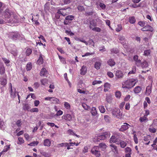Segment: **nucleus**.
Masks as SVG:
<instances>
[{"label": "nucleus", "instance_id": "052dcab7", "mask_svg": "<svg viewBox=\"0 0 157 157\" xmlns=\"http://www.w3.org/2000/svg\"><path fill=\"white\" fill-rule=\"evenodd\" d=\"M92 30L93 31L98 32H100L101 31V29L98 27H95L94 28H92Z\"/></svg>", "mask_w": 157, "mask_h": 157}, {"label": "nucleus", "instance_id": "cd10ccee", "mask_svg": "<svg viewBox=\"0 0 157 157\" xmlns=\"http://www.w3.org/2000/svg\"><path fill=\"white\" fill-rule=\"evenodd\" d=\"M43 59L42 57V55L41 54L40 55L39 59L38 60L37 62L38 64H41L43 63Z\"/></svg>", "mask_w": 157, "mask_h": 157}, {"label": "nucleus", "instance_id": "2eb2a0df", "mask_svg": "<svg viewBox=\"0 0 157 157\" xmlns=\"http://www.w3.org/2000/svg\"><path fill=\"white\" fill-rule=\"evenodd\" d=\"M48 74V72L47 70L45 68H43L41 70L40 75L41 76H45L47 77V75Z\"/></svg>", "mask_w": 157, "mask_h": 157}, {"label": "nucleus", "instance_id": "5701e85b", "mask_svg": "<svg viewBox=\"0 0 157 157\" xmlns=\"http://www.w3.org/2000/svg\"><path fill=\"white\" fill-rule=\"evenodd\" d=\"M101 63L99 61H97L95 62L94 64V67L97 70H99L100 68V67L101 65Z\"/></svg>", "mask_w": 157, "mask_h": 157}, {"label": "nucleus", "instance_id": "a211bd4d", "mask_svg": "<svg viewBox=\"0 0 157 157\" xmlns=\"http://www.w3.org/2000/svg\"><path fill=\"white\" fill-rule=\"evenodd\" d=\"M96 5L98 6H99L100 7L102 10H104L106 7L105 5L103 3H102L100 1H98L96 3Z\"/></svg>", "mask_w": 157, "mask_h": 157}, {"label": "nucleus", "instance_id": "a18cd8bd", "mask_svg": "<svg viewBox=\"0 0 157 157\" xmlns=\"http://www.w3.org/2000/svg\"><path fill=\"white\" fill-rule=\"evenodd\" d=\"M5 72V69L4 67L3 66H1L0 67V73L1 75L3 74Z\"/></svg>", "mask_w": 157, "mask_h": 157}, {"label": "nucleus", "instance_id": "c03bdc74", "mask_svg": "<svg viewBox=\"0 0 157 157\" xmlns=\"http://www.w3.org/2000/svg\"><path fill=\"white\" fill-rule=\"evenodd\" d=\"M64 106L67 109H70L71 108V105L70 104L67 102H64Z\"/></svg>", "mask_w": 157, "mask_h": 157}, {"label": "nucleus", "instance_id": "dca6fc26", "mask_svg": "<svg viewBox=\"0 0 157 157\" xmlns=\"http://www.w3.org/2000/svg\"><path fill=\"white\" fill-rule=\"evenodd\" d=\"M80 71L81 75H85L87 72V68L84 65L82 66Z\"/></svg>", "mask_w": 157, "mask_h": 157}, {"label": "nucleus", "instance_id": "7c9ffc66", "mask_svg": "<svg viewBox=\"0 0 157 157\" xmlns=\"http://www.w3.org/2000/svg\"><path fill=\"white\" fill-rule=\"evenodd\" d=\"M129 21L130 23L133 24L135 22L136 20L135 17L132 16L129 17Z\"/></svg>", "mask_w": 157, "mask_h": 157}, {"label": "nucleus", "instance_id": "79ce46f5", "mask_svg": "<svg viewBox=\"0 0 157 157\" xmlns=\"http://www.w3.org/2000/svg\"><path fill=\"white\" fill-rule=\"evenodd\" d=\"M120 144L121 147L122 148H124L126 146V143L124 141L121 140L120 141Z\"/></svg>", "mask_w": 157, "mask_h": 157}, {"label": "nucleus", "instance_id": "72a5a7b5", "mask_svg": "<svg viewBox=\"0 0 157 157\" xmlns=\"http://www.w3.org/2000/svg\"><path fill=\"white\" fill-rule=\"evenodd\" d=\"M103 134L104 136L105 139L109 137L110 136V133L109 132H103Z\"/></svg>", "mask_w": 157, "mask_h": 157}, {"label": "nucleus", "instance_id": "0eeeda50", "mask_svg": "<svg viewBox=\"0 0 157 157\" xmlns=\"http://www.w3.org/2000/svg\"><path fill=\"white\" fill-rule=\"evenodd\" d=\"M18 21V17L16 15L13 13V15L11 17L10 19L7 20V22L8 23H17Z\"/></svg>", "mask_w": 157, "mask_h": 157}, {"label": "nucleus", "instance_id": "39448f33", "mask_svg": "<svg viewBox=\"0 0 157 157\" xmlns=\"http://www.w3.org/2000/svg\"><path fill=\"white\" fill-rule=\"evenodd\" d=\"M13 13L8 9H6L4 11V15L5 17L6 20L7 21V20L10 19L13 15Z\"/></svg>", "mask_w": 157, "mask_h": 157}, {"label": "nucleus", "instance_id": "7ed1b4c3", "mask_svg": "<svg viewBox=\"0 0 157 157\" xmlns=\"http://www.w3.org/2000/svg\"><path fill=\"white\" fill-rule=\"evenodd\" d=\"M9 93L10 97L12 98H14L16 97V93H17L16 89L15 87H12V84L10 83L9 84Z\"/></svg>", "mask_w": 157, "mask_h": 157}, {"label": "nucleus", "instance_id": "4c0bfd02", "mask_svg": "<svg viewBox=\"0 0 157 157\" xmlns=\"http://www.w3.org/2000/svg\"><path fill=\"white\" fill-rule=\"evenodd\" d=\"M40 153L42 155L45 157H49L50 156L49 154L43 151H40Z\"/></svg>", "mask_w": 157, "mask_h": 157}, {"label": "nucleus", "instance_id": "c85d7f7f", "mask_svg": "<svg viewBox=\"0 0 157 157\" xmlns=\"http://www.w3.org/2000/svg\"><path fill=\"white\" fill-rule=\"evenodd\" d=\"M143 68H146L148 66V64L147 62L145 61H144L142 63L141 62V65L140 66Z\"/></svg>", "mask_w": 157, "mask_h": 157}, {"label": "nucleus", "instance_id": "6ab92c4d", "mask_svg": "<svg viewBox=\"0 0 157 157\" xmlns=\"http://www.w3.org/2000/svg\"><path fill=\"white\" fill-rule=\"evenodd\" d=\"M142 90L141 87L139 86H136L134 89L133 91L135 94H138L140 93Z\"/></svg>", "mask_w": 157, "mask_h": 157}, {"label": "nucleus", "instance_id": "6e6d98bb", "mask_svg": "<svg viewBox=\"0 0 157 157\" xmlns=\"http://www.w3.org/2000/svg\"><path fill=\"white\" fill-rule=\"evenodd\" d=\"M1 84L5 86L7 83V81L6 79L3 78L1 81Z\"/></svg>", "mask_w": 157, "mask_h": 157}, {"label": "nucleus", "instance_id": "bf43d9fd", "mask_svg": "<svg viewBox=\"0 0 157 157\" xmlns=\"http://www.w3.org/2000/svg\"><path fill=\"white\" fill-rule=\"evenodd\" d=\"M30 111L31 112H39V109L37 108H33L30 109Z\"/></svg>", "mask_w": 157, "mask_h": 157}, {"label": "nucleus", "instance_id": "4d7b16f0", "mask_svg": "<svg viewBox=\"0 0 157 157\" xmlns=\"http://www.w3.org/2000/svg\"><path fill=\"white\" fill-rule=\"evenodd\" d=\"M151 51L150 49L145 50L144 51V55L145 56H147L150 55Z\"/></svg>", "mask_w": 157, "mask_h": 157}, {"label": "nucleus", "instance_id": "2f4dec72", "mask_svg": "<svg viewBox=\"0 0 157 157\" xmlns=\"http://www.w3.org/2000/svg\"><path fill=\"white\" fill-rule=\"evenodd\" d=\"M99 145V147H100L102 150H104L107 147V146L104 143H100Z\"/></svg>", "mask_w": 157, "mask_h": 157}, {"label": "nucleus", "instance_id": "49530a36", "mask_svg": "<svg viewBox=\"0 0 157 157\" xmlns=\"http://www.w3.org/2000/svg\"><path fill=\"white\" fill-rule=\"evenodd\" d=\"M122 26L121 24H119L117 25V27L116 29V31L119 32L122 29Z\"/></svg>", "mask_w": 157, "mask_h": 157}, {"label": "nucleus", "instance_id": "09e8293b", "mask_svg": "<svg viewBox=\"0 0 157 157\" xmlns=\"http://www.w3.org/2000/svg\"><path fill=\"white\" fill-rule=\"evenodd\" d=\"M30 109V106L28 104H25L23 107V109L25 110H28Z\"/></svg>", "mask_w": 157, "mask_h": 157}, {"label": "nucleus", "instance_id": "ddd939ff", "mask_svg": "<svg viewBox=\"0 0 157 157\" xmlns=\"http://www.w3.org/2000/svg\"><path fill=\"white\" fill-rule=\"evenodd\" d=\"M141 30L143 31H148L152 32L153 31V29L151 26L147 25L145 26L143 28H142Z\"/></svg>", "mask_w": 157, "mask_h": 157}, {"label": "nucleus", "instance_id": "4468645a", "mask_svg": "<svg viewBox=\"0 0 157 157\" xmlns=\"http://www.w3.org/2000/svg\"><path fill=\"white\" fill-rule=\"evenodd\" d=\"M129 126H130V125L127 123H124V125L121 126V128L119 129V131L123 132L127 129L128 128Z\"/></svg>", "mask_w": 157, "mask_h": 157}, {"label": "nucleus", "instance_id": "774afa93", "mask_svg": "<svg viewBox=\"0 0 157 157\" xmlns=\"http://www.w3.org/2000/svg\"><path fill=\"white\" fill-rule=\"evenodd\" d=\"M107 75L108 76L111 78H112L114 76V75L113 73L111 72H107Z\"/></svg>", "mask_w": 157, "mask_h": 157}, {"label": "nucleus", "instance_id": "412c9836", "mask_svg": "<svg viewBox=\"0 0 157 157\" xmlns=\"http://www.w3.org/2000/svg\"><path fill=\"white\" fill-rule=\"evenodd\" d=\"M107 63L111 67H112L115 64V62L114 61L113 59H110L108 61Z\"/></svg>", "mask_w": 157, "mask_h": 157}, {"label": "nucleus", "instance_id": "58836bf2", "mask_svg": "<svg viewBox=\"0 0 157 157\" xmlns=\"http://www.w3.org/2000/svg\"><path fill=\"white\" fill-rule=\"evenodd\" d=\"M139 120L141 122H145V121H147L148 119L147 118V117L144 115L143 117H140Z\"/></svg>", "mask_w": 157, "mask_h": 157}, {"label": "nucleus", "instance_id": "3c124183", "mask_svg": "<svg viewBox=\"0 0 157 157\" xmlns=\"http://www.w3.org/2000/svg\"><path fill=\"white\" fill-rule=\"evenodd\" d=\"M32 52V50L31 49L28 48L27 49L26 52V55L27 56H29L30 55Z\"/></svg>", "mask_w": 157, "mask_h": 157}, {"label": "nucleus", "instance_id": "4be33fe9", "mask_svg": "<svg viewBox=\"0 0 157 157\" xmlns=\"http://www.w3.org/2000/svg\"><path fill=\"white\" fill-rule=\"evenodd\" d=\"M51 142L49 139H45L44 141V144L45 146L49 147L50 146Z\"/></svg>", "mask_w": 157, "mask_h": 157}, {"label": "nucleus", "instance_id": "9b49d317", "mask_svg": "<svg viewBox=\"0 0 157 157\" xmlns=\"http://www.w3.org/2000/svg\"><path fill=\"white\" fill-rule=\"evenodd\" d=\"M118 39L119 42L125 48L127 45H126V41L124 36H119Z\"/></svg>", "mask_w": 157, "mask_h": 157}, {"label": "nucleus", "instance_id": "c9c22d12", "mask_svg": "<svg viewBox=\"0 0 157 157\" xmlns=\"http://www.w3.org/2000/svg\"><path fill=\"white\" fill-rule=\"evenodd\" d=\"M98 108L100 112L102 113H104L105 111V110L104 107L103 105H100L99 106Z\"/></svg>", "mask_w": 157, "mask_h": 157}, {"label": "nucleus", "instance_id": "f704fd0d", "mask_svg": "<svg viewBox=\"0 0 157 157\" xmlns=\"http://www.w3.org/2000/svg\"><path fill=\"white\" fill-rule=\"evenodd\" d=\"M18 142L17 143V144H21L24 143V141L22 137H19L18 138Z\"/></svg>", "mask_w": 157, "mask_h": 157}, {"label": "nucleus", "instance_id": "aec40b11", "mask_svg": "<svg viewBox=\"0 0 157 157\" xmlns=\"http://www.w3.org/2000/svg\"><path fill=\"white\" fill-rule=\"evenodd\" d=\"M151 92V86H148L146 88V94L147 96L150 95Z\"/></svg>", "mask_w": 157, "mask_h": 157}, {"label": "nucleus", "instance_id": "680f3d73", "mask_svg": "<svg viewBox=\"0 0 157 157\" xmlns=\"http://www.w3.org/2000/svg\"><path fill=\"white\" fill-rule=\"evenodd\" d=\"M138 24L141 27H144L145 26L146 23L144 22L140 21L138 22Z\"/></svg>", "mask_w": 157, "mask_h": 157}, {"label": "nucleus", "instance_id": "393cba45", "mask_svg": "<svg viewBox=\"0 0 157 157\" xmlns=\"http://www.w3.org/2000/svg\"><path fill=\"white\" fill-rule=\"evenodd\" d=\"M96 25V23L94 20H92L90 22V25L89 26L90 28L92 29L93 27H95Z\"/></svg>", "mask_w": 157, "mask_h": 157}, {"label": "nucleus", "instance_id": "1a4fd4ad", "mask_svg": "<svg viewBox=\"0 0 157 157\" xmlns=\"http://www.w3.org/2000/svg\"><path fill=\"white\" fill-rule=\"evenodd\" d=\"M133 60L135 61V64L137 67H140L141 65V61L139 59L138 56L136 55L133 57Z\"/></svg>", "mask_w": 157, "mask_h": 157}, {"label": "nucleus", "instance_id": "69168bd1", "mask_svg": "<svg viewBox=\"0 0 157 157\" xmlns=\"http://www.w3.org/2000/svg\"><path fill=\"white\" fill-rule=\"evenodd\" d=\"M40 86V84L38 82H35L34 84V86L36 89L38 88Z\"/></svg>", "mask_w": 157, "mask_h": 157}, {"label": "nucleus", "instance_id": "37998d69", "mask_svg": "<svg viewBox=\"0 0 157 157\" xmlns=\"http://www.w3.org/2000/svg\"><path fill=\"white\" fill-rule=\"evenodd\" d=\"M26 69L27 71H30L32 67V65L31 63H28L26 65Z\"/></svg>", "mask_w": 157, "mask_h": 157}, {"label": "nucleus", "instance_id": "6e6552de", "mask_svg": "<svg viewBox=\"0 0 157 157\" xmlns=\"http://www.w3.org/2000/svg\"><path fill=\"white\" fill-rule=\"evenodd\" d=\"M111 148V151L114 153L115 155H117L118 153V151L117 146L114 144H111L109 145Z\"/></svg>", "mask_w": 157, "mask_h": 157}, {"label": "nucleus", "instance_id": "de8ad7c7", "mask_svg": "<svg viewBox=\"0 0 157 157\" xmlns=\"http://www.w3.org/2000/svg\"><path fill=\"white\" fill-rule=\"evenodd\" d=\"M82 106L84 109L87 110H89L90 107L89 106L87 105L86 103H83L82 104Z\"/></svg>", "mask_w": 157, "mask_h": 157}, {"label": "nucleus", "instance_id": "20e7f679", "mask_svg": "<svg viewBox=\"0 0 157 157\" xmlns=\"http://www.w3.org/2000/svg\"><path fill=\"white\" fill-rule=\"evenodd\" d=\"M91 152L97 157H99L100 156V151L99 146H94L91 150Z\"/></svg>", "mask_w": 157, "mask_h": 157}, {"label": "nucleus", "instance_id": "e2e57ef3", "mask_svg": "<svg viewBox=\"0 0 157 157\" xmlns=\"http://www.w3.org/2000/svg\"><path fill=\"white\" fill-rule=\"evenodd\" d=\"M2 59L4 63L6 64H8L10 62V61L5 58H2Z\"/></svg>", "mask_w": 157, "mask_h": 157}, {"label": "nucleus", "instance_id": "bb28decb", "mask_svg": "<svg viewBox=\"0 0 157 157\" xmlns=\"http://www.w3.org/2000/svg\"><path fill=\"white\" fill-rule=\"evenodd\" d=\"M51 101L52 103H58L59 104L60 103V101L59 100L56 98L54 97H52L51 100Z\"/></svg>", "mask_w": 157, "mask_h": 157}, {"label": "nucleus", "instance_id": "338daca9", "mask_svg": "<svg viewBox=\"0 0 157 157\" xmlns=\"http://www.w3.org/2000/svg\"><path fill=\"white\" fill-rule=\"evenodd\" d=\"M149 130L150 132L153 133H155L156 131V129L154 128H149Z\"/></svg>", "mask_w": 157, "mask_h": 157}, {"label": "nucleus", "instance_id": "473e14b6", "mask_svg": "<svg viewBox=\"0 0 157 157\" xmlns=\"http://www.w3.org/2000/svg\"><path fill=\"white\" fill-rule=\"evenodd\" d=\"M67 132V133L70 135L75 136H76L77 137H78V136L73 131L72 129H69L68 130Z\"/></svg>", "mask_w": 157, "mask_h": 157}, {"label": "nucleus", "instance_id": "e433bc0d", "mask_svg": "<svg viewBox=\"0 0 157 157\" xmlns=\"http://www.w3.org/2000/svg\"><path fill=\"white\" fill-rule=\"evenodd\" d=\"M136 67L135 66L133 67L132 69V70L130 71L128 73V75L131 74H134L136 72Z\"/></svg>", "mask_w": 157, "mask_h": 157}, {"label": "nucleus", "instance_id": "8fccbe9b", "mask_svg": "<svg viewBox=\"0 0 157 157\" xmlns=\"http://www.w3.org/2000/svg\"><path fill=\"white\" fill-rule=\"evenodd\" d=\"M10 148V146L9 145H6L4 147V148L3 150V151H2L1 152L0 154H2L3 152H6L7 151L8 149Z\"/></svg>", "mask_w": 157, "mask_h": 157}, {"label": "nucleus", "instance_id": "13d9d810", "mask_svg": "<svg viewBox=\"0 0 157 157\" xmlns=\"http://www.w3.org/2000/svg\"><path fill=\"white\" fill-rule=\"evenodd\" d=\"M38 144V142L37 141H33L30 143L29 144V145L30 146H35V145H37Z\"/></svg>", "mask_w": 157, "mask_h": 157}, {"label": "nucleus", "instance_id": "423d86ee", "mask_svg": "<svg viewBox=\"0 0 157 157\" xmlns=\"http://www.w3.org/2000/svg\"><path fill=\"white\" fill-rule=\"evenodd\" d=\"M112 113L114 116L118 118H121L122 115V114L121 112L120 109H113L112 112Z\"/></svg>", "mask_w": 157, "mask_h": 157}, {"label": "nucleus", "instance_id": "ea45409f", "mask_svg": "<svg viewBox=\"0 0 157 157\" xmlns=\"http://www.w3.org/2000/svg\"><path fill=\"white\" fill-rule=\"evenodd\" d=\"M66 10V9H59L58 10L57 13L59 14H61L63 16H65L66 14L65 13L63 12L62 11V10Z\"/></svg>", "mask_w": 157, "mask_h": 157}, {"label": "nucleus", "instance_id": "0e129e2a", "mask_svg": "<svg viewBox=\"0 0 157 157\" xmlns=\"http://www.w3.org/2000/svg\"><path fill=\"white\" fill-rule=\"evenodd\" d=\"M133 138L135 143L137 144L138 143V140L136 135V134L134 135Z\"/></svg>", "mask_w": 157, "mask_h": 157}, {"label": "nucleus", "instance_id": "864d4df0", "mask_svg": "<svg viewBox=\"0 0 157 157\" xmlns=\"http://www.w3.org/2000/svg\"><path fill=\"white\" fill-rule=\"evenodd\" d=\"M102 83L101 81L94 80L92 82V84L93 85H95L97 84H100Z\"/></svg>", "mask_w": 157, "mask_h": 157}, {"label": "nucleus", "instance_id": "f8f14e48", "mask_svg": "<svg viewBox=\"0 0 157 157\" xmlns=\"http://www.w3.org/2000/svg\"><path fill=\"white\" fill-rule=\"evenodd\" d=\"M62 118L63 119H65L67 121H70L72 120V117L71 114H66L63 116L62 117Z\"/></svg>", "mask_w": 157, "mask_h": 157}, {"label": "nucleus", "instance_id": "a878e982", "mask_svg": "<svg viewBox=\"0 0 157 157\" xmlns=\"http://www.w3.org/2000/svg\"><path fill=\"white\" fill-rule=\"evenodd\" d=\"M91 113L92 115L93 116H96L97 114V112L95 107H92V108Z\"/></svg>", "mask_w": 157, "mask_h": 157}, {"label": "nucleus", "instance_id": "5fc2aeb1", "mask_svg": "<svg viewBox=\"0 0 157 157\" xmlns=\"http://www.w3.org/2000/svg\"><path fill=\"white\" fill-rule=\"evenodd\" d=\"M131 148L129 147H127L125 149V152L126 153H131Z\"/></svg>", "mask_w": 157, "mask_h": 157}, {"label": "nucleus", "instance_id": "603ef678", "mask_svg": "<svg viewBox=\"0 0 157 157\" xmlns=\"http://www.w3.org/2000/svg\"><path fill=\"white\" fill-rule=\"evenodd\" d=\"M74 16L72 15H68L66 17V20H72L74 18Z\"/></svg>", "mask_w": 157, "mask_h": 157}, {"label": "nucleus", "instance_id": "b1692460", "mask_svg": "<svg viewBox=\"0 0 157 157\" xmlns=\"http://www.w3.org/2000/svg\"><path fill=\"white\" fill-rule=\"evenodd\" d=\"M41 84L44 86H46L48 84V80L46 78L41 79L40 80Z\"/></svg>", "mask_w": 157, "mask_h": 157}, {"label": "nucleus", "instance_id": "a19ab883", "mask_svg": "<svg viewBox=\"0 0 157 157\" xmlns=\"http://www.w3.org/2000/svg\"><path fill=\"white\" fill-rule=\"evenodd\" d=\"M112 99V96L111 95H108L106 96V101L107 102L110 103Z\"/></svg>", "mask_w": 157, "mask_h": 157}, {"label": "nucleus", "instance_id": "c756f323", "mask_svg": "<svg viewBox=\"0 0 157 157\" xmlns=\"http://www.w3.org/2000/svg\"><path fill=\"white\" fill-rule=\"evenodd\" d=\"M96 139L98 141H99L100 140H103L105 139L103 133L101 135L98 136Z\"/></svg>", "mask_w": 157, "mask_h": 157}, {"label": "nucleus", "instance_id": "f3484780", "mask_svg": "<svg viewBox=\"0 0 157 157\" xmlns=\"http://www.w3.org/2000/svg\"><path fill=\"white\" fill-rule=\"evenodd\" d=\"M117 137L115 135H113L111 137L110 139V143H115L117 142Z\"/></svg>", "mask_w": 157, "mask_h": 157}, {"label": "nucleus", "instance_id": "f257e3e1", "mask_svg": "<svg viewBox=\"0 0 157 157\" xmlns=\"http://www.w3.org/2000/svg\"><path fill=\"white\" fill-rule=\"evenodd\" d=\"M137 81L135 79H129L122 83V87L123 88L130 89L134 86Z\"/></svg>", "mask_w": 157, "mask_h": 157}, {"label": "nucleus", "instance_id": "f03ea898", "mask_svg": "<svg viewBox=\"0 0 157 157\" xmlns=\"http://www.w3.org/2000/svg\"><path fill=\"white\" fill-rule=\"evenodd\" d=\"M7 35L10 39L13 40L20 39V37L21 38H23V36L22 35L21 36L20 34L17 31L10 32L7 33Z\"/></svg>", "mask_w": 157, "mask_h": 157}, {"label": "nucleus", "instance_id": "9d476101", "mask_svg": "<svg viewBox=\"0 0 157 157\" xmlns=\"http://www.w3.org/2000/svg\"><path fill=\"white\" fill-rule=\"evenodd\" d=\"M124 75V73L121 71L117 70L116 71L115 76L117 79L123 78Z\"/></svg>", "mask_w": 157, "mask_h": 157}]
</instances>
